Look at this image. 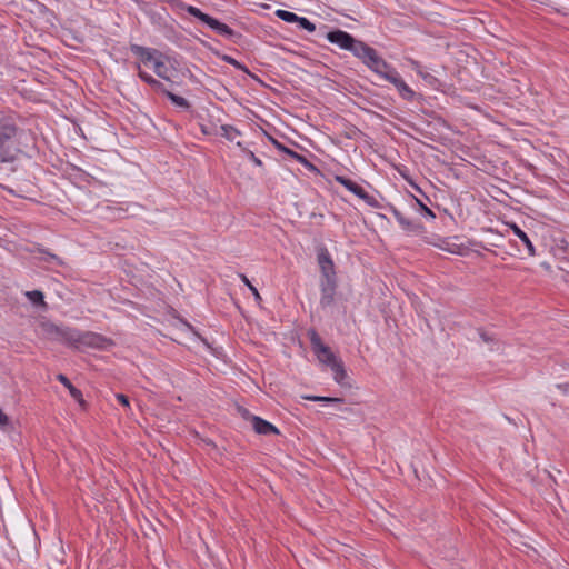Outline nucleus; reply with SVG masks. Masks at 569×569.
I'll return each instance as SVG.
<instances>
[{
	"label": "nucleus",
	"instance_id": "nucleus-1",
	"mask_svg": "<svg viewBox=\"0 0 569 569\" xmlns=\"http://www.w3.org/2000/svg\"><path fill=\"white\" fill-rule=\"evenodd\" d=\"M17 120L14 112L0 110V163H13L22 153L19 142L22 129Z\"/></svg>",
	"mask_w": 569,
	"mask_h": 569
},
{
	"label": "nucleus",
	"instance_id": "nucleus-2",
	"mask_svg": "<svg viewBox=\"0 0 569 569\" xmlns=\"http://www.w3.org/2000/svg\"><path fill=\"white\" fill-rule=\"evenodd\" d=\"M311 349L320 363L330 368L333 380L341 387L350 388L351 383L345 368L343 361L333 353V351L323 343L321 337L315 329L308 330Z\"/></svg>",
	"mask_w": 569,
	"mask_h": 569
},
{
	"label": "nucleus",
	"instance_id": "nucleus-3",
	"mask_svg": "<svg viewBox=\"0 0 569 569\" xmlns=\"http://www.w3.org/2000/svg\"><path fill=\"white\" fill-rule=\"evenodd\" d=\"M43 335L52 341L66 343L78 348L80 345L83 346H98V341L102 340L103 337L92 332L81 333L79 330L59 326L51 321H44L40 325Z\"/></svg>",
	"mask_w": 569,
	"mask_h": 569
},
{
	"label": "nucleus",
	"instance_id": "nucleus-4",
	"mask_svg": "<svg viewBox=\"0 0 569 569\" xmlns=\"http://www.w3.org/2000/svg\"><path fill=\"white\" fill-rule=\"evenodd\" d=\"M181 8L191 17L198 19L212 31H214L218 36L223 37L224 39L236 44H238L242 39V34L240 32L231 29L229 26L211 17L210 14L202 12L199 8L184 3L181 6Z\"/></svg>",
	"mask_w": 569,
	"mask_h": 569
},
{
	"label": "nucleus",
	"instance_id": "nucleus-5",
	"mask_svg": "<svg viewBox=\"0 0 569 569\" xmlns=\"http://www.w3.org/2000/svg\"><path fill=\"white\" fill-rule=\"evenodd\" d=\"M335 180L343 186L347 190L352 192L355 196H357L359 199L363 200L368 206L372 208L380 207L378 200L373 196L369 194L360 184L350 178L345 176H336Z\"/></svg>",
	"mask_w": 569,
	"mask_h": 569
},
{
	"label": "nucleus",
	"instance_id": "nucleus-6",
	"mask_svg": "<svg viewBox=\"0 0 569 569\" xmlns=\"http://www.w3.org/2000/svg\"><path fill=\"white\" fill-rule=\"evenodd\" d=\"M388 210L395 217L403 231L416 236L422 234L426 231L425 226L420 221L406 218L393 204H388Z\"/></svg>",
	"mask_w": 569,
	"mask_h": 569
},
{
	"label": "nucleus",
	"instance_id": "nucleus-7",
	"mask_svg": "<svg viewBox=\"0 0 569 569\" xmlns=\"http://www.w3.org/2000/svg\"><path fill=\"white\" fill-rule=\"evenodd\" d=\"M388 82L395 86L399 96L409 102L412 101H422L423 97L420 93H417L412 88H410L406 81L402 79L399 72L392 77H388Z\"/></svg>",
	"mask_w": 569,
	"mask_h": 569
},
{
	"label": "nucleus",
	"instance_id": "nucleus-8",
	"mask_svg": "<svg viewBox=\"0 0 569 569\" xmlns=\"http://www.w3.org/2000/svg\"><path fill=\"white\" fill-rule=\"evenodd\" d=\"M317 261L320 268V278H337L335 262L325 246L318 248Z\"/></svg>",
	"mask_w": 569,
	"mask_h": 569
},
{
	"label": "nucleus",
	"instance_id": "nucleus-9",
	"mask_svg": "<svg viewBox=\"0 0 569 569\" xmlns=\"http://www.w3.org/2000/svg\"><path fill=\"white\" fill-rule=\"evenodd\" d=\"M337 287V278H320L321 308L325 309L333 305Z\"/></svg>",
	"mask_w": 569,
	"mask_h": 569
},
{
	"label": "nucleus",
	"instance_id": "nucleus-10",
	"mask_svg": "<svg viewBox=\"0 0 569 569\" xmlns=\"http://www.w3.org/2000/svg\"><path fill=\"white\" fill-rule=\"evenodd\" d=\"M129 49L144 64L152 63L156 60V57L164 58V54L154 48L130 43Z\"/></svg>",
	"mask_w": 569,
	"mask_h": 569
},
{
	"label": "nucleus",
	"instance_id": "nucleus-11",
	"mask_svg": "<svg viewBox=\"0 0 569 569\" xmlns=\"http://www.w3.org/2000/svg\"><path fill=\"white\" fill-rule=\"evenodd\" d=\"M353 38L355 37L352 34H350L349 32L338 29V28L330 30L326 33V39L329 42L337 44L339 48L347 50V51H348L349 47H351V43L353 42Z\"/></svg>",
	"mask_w": 569,
	"mask_h": 569
},
{
	"label": "nucleus",
	"instance_id": "nucleus-12",
	"mask_svg": "<svg viewBox=\"0 0 569 569\" xmlns=\"http://www.w3.org/2000/svg\"><path fill=\"white\" fill-rule=\"evenodd\" d=\"M251 425L253 430L259 435L269 436L280 433L279 429L274 425L258 416L251 417Z\"/></svg>",
	"mask_w": 569,
	"mask_h": 569
},
{
	"label": "nucleus",
	"instance_id": "nucleus-13",
	"mask_svg": "<svg viewBox=\"0 0 569 569\" xmlns=\"http://www.w3.org/2000/svg\"><path fill=\"white\" fill-rule=\"evenodd\" d=\"M372 49V47L368 46L363 41L353 38V42L351 43V47H349L348 51L363 62Z\"/></svg>",
	"mask_w": 569,
	"mask_h": 569
},
{
	"label": "nucleus",
	"instance_id": "nucleus-14",
	"mask_svg": "<svg viewBox=\"0 0 569 569\" xmlns=\"http://www.w3.org/2000/svg\"><path fill=\"white\" fill-rule=\"evenodd\" d=\"M372 49V47L368 46L363 41L353 38V42L351 43V47H349L348 51L363 62Z\"/></svg>",
	"mask_w": 569,
	"mask_h": 569
},
{
	"label": "nucleus",
	"instance_id": "nucleus-15",
	"mask_svg": "<svg viewBox=\"0 0 569 569\" xmlns=\"http://www.w3.org/2000/svg\"><path fill=\"white\" fill-rule=\"evenodd\" d=\"M57 380L59 382H61L70 392V396L77 401L79 402V405L81 406H84L86 405V401L83 400V396H82V392L80 389L76 388L71 381L68 379L67 376H64L63 373H59L57 376Z\"/></svg>",
	"mask_w": 569,
	"mask_h": 569
},
{
	"label": "nucleus",
	"instance_id": "nucleus-16",
	"mask_svg": "<svg viewBox=\"0 0 569 569\" xmlns=\"http://www.w3.org/2000/svg\"><path fill=\"white\" fill-rule=\"evenodd\" d=\"M371 71L383 78L386 81H388V77H392L398 72L397 69L388 63L382 57L379 59V64L375 66Z\"/></svg>",
	"mask_w": 569,
	"mask_h": 569
},
{
	"label": "nucleus",
	"instance_id": "nucleus-17",
	"mask_svg": "<svg viewBox=\"0 0 569 569\" xmlns=\"http://www.w3.org/2000/svg\"><path fill=\"white\" fill-rule=\"evenodd\" d=\"M511 229L513 231V234L517 236L521 243L526 247L528 256H536V248L531 242L530 238L528 237V234L516 223L511 226Z\"/></svg>",
	"mask_w": 569,
	"mask_h": 569
},
{
	"label": "nucleus",
	"instance_id": "nucleus-18",
	"mask_svg": "<svg viewBox=\"0 0 569 569\" xmlns=\"http://www.w3.org/2000/svg\"><path fill=\"white\" fill-rule=\"evenodd\" d=\"M409 197H410V206L416 209L421 216L426 217V218H429V219H435L436 218V214L433 213V211L428 208L419 198H417L416 196L409 193Z\"/></svg>",
	"mask_w": 569,
	"mask_h": 569
},
{
	"label": "nucleus",
	"instance_id": "nucleus-19",
	"mask_svg": "<svg viewBox=\"0 0 569 569\" xmlns=\"http://www.w3.org/2000/svg\"><path fill=\"white\" fill-rule=\"evenodd\" d=\"M478 331V335L480 337V339L489 346V350L490 351H496V350H499L500 348V342L498 340V338L495 336V335H491L489 332H487L485 329L482 328H478L477 329Z\"/></svg>",
	"mask_w": 569,
	"mask_h": 569
},
{
	"label": "nucleus",
	"instance_id": "nucleus-20",
	"mask_svg": "<svg viewBox=\"0 0 569 569\" xmlns=\"http://www.w3.org/2000/svg\"><path fill=\"white\" fill-rule=\"evenodd\" d=\"M152 63H153L154 73L159 78H161L166 81H171L169 68L164 64L163 58L156 57V60Z\"/></svg>",
	"mask_w": 569,
	"mask_h": 569
},
{
	"label": "nucleus",
	"instance_id": "nucleus-21",
	"mask_svg": "<svg viewBox=\"0 0 569 569\" xmlns=\"http://www.w3.org/2000/svg\"><path fill=\"white\" fill-rule=\"evenodd\" d=\"M38 253L40 254L39 259L43 262L56 264L59 267H62L64 264L63 260L60 257H58L54 253L49 252L46 249H42V248L38 249Z\"/></svg>",
	"mask_w": 569,
	"mask_h": 569
},
{
	"label": "nucleus",
	"instance_id": "nucleus-22",
	"mask_svg": "<svg viewBox=\"0 0 569 569\" xmlns=\"http://www.w3.org/2000/svg\"><path fill=\"white\" fill-rule=\"evenodd\" d=\"M26 297L34 307H41L47 309V303L44 301V295L40 290H31L26 292Z\"/></svg>",
	"mask_w": 569,
	"mask_h": 569
},
{
	"label": "nucleus",
	"instance_id": "nucleus-23",
	"mask_svg": "<svg viewBox=\"0 0 569 569\" xmlns=\"http://www.w3.org/2000/svg\"><path fill=\"white\" fill-rule=\"evenodd\" d=\"M221 60L224 61L226 63L234 67L237 70H240L247 74H249L252 79H258L253 73H251L249 71V69L247 68V66H244L243 63H241L240 61L236 60L234 58H232L231 56H228V54H222L221 57Z\"/></svg>",
	"mask_w": 569,
	"mask_h": 569
},
{
	"label": "nucleus",
	"instance_id": "nucleus-24",
	"mask_svg": "<svg viewBox=\"0 0 569 569\" xmlns=\"http://www.w3.org/2000/svg\"><path fill=\"white\" fill-rule=\"evenodd\" d=\"M221 137L226 138L229 141H233L241 132L231 124H222L220 127Z\"/></svg>",
	"mask_w": 569,
	"mask_h": 569
},
{
	"label": "nucleus",
	"instance_id": "nucleus-25",
	"mask_svg": "<svg viewBox=\"0 0 569 569\" xmlns=\"http://www.w3.org/2000/svg\"><path fill=\"white\" fill-rule=\"evenodd\" d=\"M267 137L269 139V141L272 143V146L280 152L287 154L288 157H290L292 159V156H296L297 151L286 147L282 142H280L279 140H277L276 138H273L272 136L268 134L267 133Z\"/></svg>",
	"mask_w": 569,
	"mask_h": 569
},
{
	"label": "nucleus",
	"instance_id": "nucleus-26",
	"mask_svg": "<svg viewBox=\"0 0 569 569\" xmlns=\"http://www.w3.org/2000/svg\"><path fill=\"white\" fill-rule=\"evenodd\" d=\"M303 398L307 400L316 401V402L332 403V405L345 402L343 398H338V397L306 396Z\"/></svg>",
	"mask_w": 569,
	"mask_h": 569
},
{
	"label": "nucleus",
	"instance_id": "nucleus-27",
	"mask_svg": "<svg viewBox=\"0 0 569 569\" xmlns=\"http://www.w3.org/2000/svg\"><path fill=\"white\" fill-rule=\"evenodd\" d=\"M292 159L301 163L310 172L320 173L318 167L310 162L303 154L297 152L296 156H292Z\"/></svg>",
	"mask_w": 569,
	"mask_h": 569
},
{
	"label": "nucleus",
	"instance_id": "nucleus-28",
	"mask_svg": "<svg viewBox=\"0 0 569 569\" xmlns=\"http://www.w3.org/2000/svg\"><path fill=\"white\" fill-rule=\"evenodd\" d=\"M276 16L280 20L288 22V23H297L298 18H299V16L297 13L288 11V10H282V9H278L276 11Z\"/></svg>",
	"mask_w": 569,
	"mask_h": 569
},
{
	"label": "nucleus",
	"instance_id": "nucleus-29",
	"mask_svg": "<svg viewBox=\"0 0 569 569\" xmlns=\"http://www.w3.org/2000/svg\"><path fill=\"white\" fill-rule=\"evenodd\" d=\"M419 77H421V79L428 84L430 86L431 88L433 89H439L440 86H441V81L435 77L433 74H431L430 72L423 70L422 72H420Z\"/></svg>",
	"mask_w": 569,
	"mask_h": 569
},
{
	"label": "nucleus",
	"instance_id": "nucleus-30",
	"mask_svg": "<svg viewBox=\"0 0 569 569\" xmlns=\"http://www.w3.org/2000/svg\"><path fill=\"white\" fill-rule=\"evenodd\" d=\"M168 99L176 106V107H179V108H183V109H190L191 108V104L190 102L184 99L183 97L181 96H178L173 92H168Z\"/></svg>",
	"mask_w": 569,
	"mask_h": 569
},
{
	"label": "nucleus",
	"instance_id": "nucleus-31",
	"mask_svg": "<svg viewBox=\"0 0 569 569\" xmlns=\"http://www.w3.org/2000/svg\"><path fill=\"white\" fill-rule=\"evenodd\" d=\"M134 68L138 70V77L143 82H146L148 86H150L152 88L154 86V83L157 82V79L153 78L152 76H150L149 73H147L146 71H143L141 69L140 62H136Z\"/></svg>",
	"mask_w": 569,
	"mask_h": 569
},
{
	"label": "nucleus",
	"instance_id": "nucleus-32",
	"mask_svg": "<svg viewBox=\"0 0 569 569\" xmlns=\"http://www.w3.org/2000/svg\"><path fill=\"white\" fill-rule=\"evenodd\" d=\"M381 56L377 52V50L373 48L370 52V54L367 56V58L363 60V64H366L370 70L377 64H379V59Z\"/></svg>",
	"mask_w": 569,
	"mask_h": 569
},
{
	"label": "nucleus",
	"instance_id": "nucleus-33",
	"mask_svg": "<svg viewBox=\"0 0 569 569\" xmlns=\"http://www.w3.org/2000/svg\"><path fill=\"white\" fill-rule=\"evenodd\" d=\"M237 146L241 148V151L252 161L257 167H263L261 159H259L251 150L243 147L240 141L237 142Z\"/></svg>",
	"mask_w": 569,
	"mask_h": 569
},
{
	"label": "nucleus",
	"instance_id": "nucleus-34",
	"mask_svg": "<svg viewBox=\"0 0 569 569\" xmlns=\"http://www.w3.org/2000/svg\"><path fill=\"white\" fill-rule=\"evenodd\" d=\"M297 24L300 29H303L308 32H315L317 29L316 24L313 22H311L309 19H307L306 17L299 16Z\"/></svg>",
	"mask_w": 569,
	"mask_h": 569
},
{
	"label": "nucleus",
	"instance_id": "nucleus-35",
	"mask_svg": "<svg viewBox=\"0 0 569 569\" xmlns=\"http://www.w3.org/2000/svg\"><path fill=\"white\" fill-rule=\"evenodd\" d=\"M438 247L442 250H446L450 253H456V254H460V248L458 244H451L449 243L448 240H442V243L441 244H438Z\"/></svg>",
	"mask_w": 569,
	"mask_h": 569
},
{
	"label": "nucleus",
	"instance_id": "nucleus-36",
	"mask_svg": "<svg viewBox=\"0 0 569 569\" xmlns=\"http://www.w3.org/2000/svg\"><path fill=\"white\" fill-rule=\"evenodd\" d=\"M240 278H241V281L249 288V290L252 292V295L254 296V299L256 300H261V296L258 291V289L250 282V280L244 276V274H240Z\"/></svg>",
	"mask_w": 569,
	"mask_h": 569
},
{
	"label": "nucleus",
	"instance_id": "nucleus-37",
	"mask_svg": "<svg viewBox=\"0 0 569 569\" xmlns=\"http://www.w3.org/2000/svg\"><path fill=\"white\" fill-rule=\"evenodd\" d=\"M9 426L10 419L0 408V430H6Z\"/></svg>",
	"mask_w": 569,
	"mask_h": 569
},
{
	"label": "nucleus",
	"instance_id": "nucleus-38",
	"mask_svg": "<svg viewBox=\"0 0 569 569\" xmlns=\"http://www.w3.org/2000/svg\"><path fill=\"white\" fill-rule=\"evenodd\" d=\"M201 132L206 136L217 134L216 126L213 124H200Z\"/></svg>",
	"mask_w": 569,
	"mask_h": 569
},
{
	"label": "nucleus",
	"instance_id": "nucleus-39",
	"mask_svg": "<svg viewBox=\"0 0 569 569\" xmlns=\"http://www.w3.org/2000/svg\"><path fill=\"white\" fill-rule=\"evenodd\" d=\"M152 89L156 91V92H160V93H163L167 98H168V92H170L169 90H167V88L164 87V84L157 80V82L154 83V86L152 87Z\"/></svg>",
	"mask_w": 569,
	"mask_h": 569
},
{
	"label": "nucleus",
	"instance_id": "nucleus-40",
	"mask_svg": "<svg viewBox=\"0 0 569 569\" xmlns=\"http://www.w3.org/2000/svg\"><path fill=\"white\" fill-rule=\"evenodd\" d=\"M116 398L118 402L123 407H130V400L129 397L123 393H117Z\"/></svg>",
	"mask_w": 569,
	"mask_h": 569
},
{
	"label": "nucleus",
	"instance_id": "nucleus-41",
	"mask_svg": "<svg viewBox=\"0 0 569 569\" xmlns=\"http://www.w3.org/2000/svg\"><path fill=\"white\" fill-rule=\"evenodd\" d=\"M410 64L412 70L416 71L418 76L425 70L423 66L419 61L410 60Z\"/></svg>",
	"mask_w": 569,
	"mask_h": 569
},
{
	"label": "nucleus",
	"instance_id": "nucleus-42",
	"mask_svg": "<svg viewBox=\"0 0 569 569\" xmlns=\"http://www.w3.org/2000/svg\"><path fill=\"white\" fill-rule=\"evenodd\" d=\"M559 390H561L565 395H568L569 392V380L565 383H558L556 386Z\"/></svg>",
	"mask_w": 569,
	"mask_h": 569
},
{
	"label": "nucleus",
	"instance_id": "nucleus-43",
	"mask_svg": "<svg viewBox=\"0 0 569 569\" xmlns=\"http://www.w3.org/2000/svg\"><path fill=\"white\" fill-rule=\"evenodd\" d=\"M240 412H241V415H242V417H243L244 419H248V420H250V421H251V417H252L253 415H251V413L249 412V410H248V409L241 408V409H240Z\"/></svg>",
	"mask_w": 569,
	"mask_h": 569
},
{
	"label": "nucleus",
	"instance_id": "nucleus-44",
	"mask_svg": "<svg viewBox=\"0 0 569 569\" xmlns=\"http://www.w3.org/2000/svg\"><path fill=\"white\" fill-rule=\"evenodd\" d=\"M413 187H415V189H417L418 191H420V192H421V189L419 188V186L413 184Z\"/></svg>",
	"mask_w": 569,
	"mask_h": 569
}]
</instances>
